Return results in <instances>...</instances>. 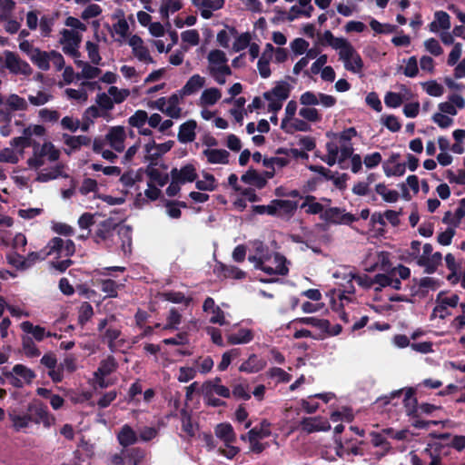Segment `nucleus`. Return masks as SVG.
Returning <instances> with one entry per match:
<instances>
[{"label": "nucleus", "instance_id": "1", "mask_svg": "<svg viewBox=\"0 0 465 465\" xmlns=\"http://www.w3.org/2000/svg\"><path fill=\"white\" fill-rule=\"evenodd\" d=\"M60 151L51 142L33 143V153L26 160L28 169L35 172V180L47 183L59 177H67L64 165L57 163Z\"/></svg>", "mask_w": 465, "mask_h": 465}, {"label": "nucleus", "instance_id": "2", "mask_svg": "<svg viewBox=\"0 0 465 465\" xmlns=\"http://www.w3.org/2000/svg\"><path fill=\"white\" fill-rule=\"evenodd\" d=\"M248 261L254 269L271 277L285 276L289 272L290 262L280 252H272L262 242L254 241Z\"/></svg>", "mask_w": 465, "mask_h": 465}, {"label": "nucleus", "instance_id": "3", "mask_svg": "<svg viewBox=\"0 0 465 465\" xmlns=\"http://www.w3.org/2000/svg\"><path fill=\"white\" fill-rule=\"evenodd\" d=\"M322 38L328 45L338 52L339 59L343 63L347 71L358 75L362 74L363 60L346 38L336 37L329 30L323 33Z\"/></svg>", "mask_w": 465, "mask_h": 465}, {"label": "nucleus", "instance_id": "4", "mask_svg": "<svg viewBox=\"0 0 465 465\" xmlns=\"http://www.w3.org/2000/svg\"><path fill=\"white\" fill-rule=\"evenodd\" d=\"M355 135L356 131L354 128H349L338 134H331L330 142L326 143L327 154L325 155L324 162L328 165L332 166L348 159L353 153L351 140Z\"/></svg>", "mask_w": 465, "mask_h": 465}, {"label": "nucleus", "instance_id": "5", "mask_svg": "<svg viewBox=\"0 0 465 465\" xmlns=\"http://www.w3.org/2000/svg\"><path fill=\"white\" fill-rule=\"evenodd\" d=\"M115 237L122 240V249L124 253L131 252V235L125 227H120L115 233V227L111 222H104L99 224L95 233L94 241L98 244H104L107 247L115 243Z\"/></svg>", "mask_w": 465, "mask_h": 465}, {"label": "nucleus", "instance_id": "6", "mask_svg": "<svg viewBox=\"0 0 465 465\" xmlns=\"http://www.w3.org/2000/svg\"><path fill=\"white\" fill-rule=\"evenodd\" d=\"M206 60V72L209 76L212 77L217 84H225L227 77L231 76L232 74L228 64L226 54L220 49H213L207 54Z\"/></svg>", "mask_w": 465, "mask_h": 465}, {"label": "nucleus", "instance_id": "7", "mask_svg": "<svg viewBox=\"0 0 465 465\" xmlns=\"http://www.w3.org/2000/svg\"><path fill=\"white\" fill-rule=\"evenodd\" d=\"M459 303L460 296L457 293L440 292L436 296L435 306L430 315V320H445L451 315L450 309L456 308Z\"/></svg>", "mask_w": 465, "mask_h": 465}, {"label": "nucleus", "instance_id": "8", "mask_svg": "<svg viewBox=\"0 0 465 465\" xmlns=\"http://www.w3.org/2000/svg\"><path fill=\"white\" fill-rule=\"evenodd\" d=\"M292 91V85L287 81H278L268 92L263 94L267 101L269 112L277 113L282 109L283 102L288 99Z\"/></svg>", "mask_w": 465, "mask_h": 465}, {"label": "nucleus", "instance_id": "9", "mask_svg": "<svg viewBox=\"0 0 465 465\" xmlns=\"http://www.w3.org/2000/svg\"><path fill=\"white\" fill-rule=\"evenodd\" d=\"M4 376L11 385L21 388L24 385L30 384L35 378V373L25 365L16 364L12 370L5 371Z\"/></svg>", "mask_w": 465, "mask_h": 465}, {"label": "nucleus", "instance_id": "10", "mask_svg": "<svg viewBox=\"0 0 465 465\" xmlns=\"http://www.w3.org/2000/svg\"><path fill=\"white\" fill-rule=\"evenodd\" d=\"M28 109V103L16 94H11L5 98L0 107V122L11 123L14 112H25Z\"/></svg>", "mask_w": 465, "mask_h": 465}, {"label": "nucleus", "instance_id": "11", "mask_svg": "<svg viewBox=\"0 0 465 465\" xmlns=\"http://www.w3.org/2000/svg\"><path fill=\"white\" fill-rule=\"evenodd\" d=\"M11 147L0 150V162L6 163H17L24 156V151L27 147L26 137H15L10 141Z\"/></svg>", "mask_w": 465, "mask_h": 465}, {"label": "nucleus", "instance_id": "12", "mask_svg": "<svg viewBox=\"0 0 465 465\" xmlns=\"http://www.w3.org/2000/svg\"><path fill=\"white\" fill-rule=\"evenodd\" d=\"M173 143V141L156 143L153 139L148 140L143 146V162L155 165L158 159L172 149Z\"/></svg>", "mask_w": 465, "mask_h": 465}, {"label": "nucleus", "instance_id": "13", "mask_svg": "<svg viewBox=\"0 0 465 465\" xmlns=\"http://www.w3.org/2000/svg\"><path fill=\"white\" fill-rule=\"evenodd\" d=\"M442 259V254L440 252H433V246L430 243H424L417 265L422 267L425 272L430 274L435 272L441 265Z\"/></svg>", "mask_w": 465, "mask_h": 465}, {"label": "nucleus", "instance_id": "14", "mask_svg": "<svg viewBox=\"0 0 465 465\" xmlns=\"http://www.w3.org/2000/svg\"><path fill=\"white\" fill-rule=\"evenodd\" d=\"M60 35L59 43L62 45L63 52L72 56L74 60L80 58L79 47L82 41V35L69 29L62 30Z\"/></svg>", "mask_w": 465, "mask_h": 465}, {"label": "nucleus", "instance_id": "15", "mask_svg": "<svg viewBox=\"0 0 465 465\" xmlns=\"http://www.w3.org/2000/svg\"><path fill=\"white\" fill-rule=\"evenodd\" d=\"M75 252V246L72 240H64L54 237L45 246V255H54L58 258L70 257Z\"/></svg>", "mask_w": 465, "mask_h": 465}, {"label": "nucleus", "instance_id": "16", "mask_svg": "<svg viewBox=\"0 0 465 465\" xmlns=\"http://www.w3.org/2000/svg\"><path fill=\"white\" fill-rule=\"evenodd\" d=\"M127 134L125 132V128L121 125L111 126L106 134L104 135L105 144H108L111 149L115 151L116 153H122L125 148V140Z\"/></svg>", "mask_w": 465, "mask_h": 465}, {"label": "nucleus", "instance_id": "17", "mask_svg": "<svg viewBox=\"0 0 465 465\" xmlns=\"http://www.w3.org/2000/svg\"><path fill=\"white\" fill-rule=\"evenodd\" d=\"M117 368V363L114 357L109 356L100 362V366L94 373V382L99 388H107L112 381H106L105 377L114 372Z\"/></svg>", "mask_w": 465, "mask_h": 465}, {"label": "nucleus", "instance_id": "18", "mask_svg": "<svg viewBox=\"0 0 465 465\" xmlns=\"http://www.w3.org/2000/svg\"><path fill=\"white\" fill-rule=\"evenodd\" d=\"M4 63L5 67L11 74L30 75L32 74L31 66L20 57L10 51H5L3 54Z\"/></svg>", "mask_w": 465, "mask_h": 465}, {"label": "nucleus", "instance_id": "19", "mask_svg": "<svg viewBox=\"0 0 465 465\" xmlns=\"http://www.w3.org/2000/svg\"><path fill=\"white\" fill-rule=\"evenodd\" d=\"M125 44L131 47L132 54L139 62L146 64L154 63L144 41L138 35H132Z\"/></svg>", "mask_w": 465, "mask_h": 465}, {"label": "nucleus", "instance_id": "20", "mask_svg": "<svg viewBox=\"0 0 465 465\" xmlns=\"http://www.w3.org/2000/svg\"><path fill=\"white\" fill-rule=\"evenodd\" d=\"M293 323L312 325L320 330L322 332L331 336L338 335L341 331V326L340 324L331 326V323L328 320L319 319L315 317L298 318L293 321Z\"/></svg>", "mask_w": 465, "mask_h": 465}, {"label": "nucleus", "instance_id": "21", "mask_svg": "<svg viewBox=\"0 0 465 465\" xmlns=\"http://www.w3.org/2000/svg\"><path fill=\"white\" fill-rule=\"evenodd\" d=\"M357 218L344 209L338 207L327 208L322 213V221L331 224H350L356 221Z\"/></svg>", "mask_w": 465, "mask_h": 465}, {"label": "nucleus", "instance_id": "22", "mask_svg": "<svg viewBox=\"0 0 465 465\" xmlns=\"http://www.w3.org/2000/svg\"><path fill=\"white\" fill-rule=\"evenodd\" d=\"M27 409L34 414L33 421L35 423H42L45 428H50L55 423V418L49 413L47 407L44 404L34 401L28 405Z\"/></svg>", "mask_w": 465, "mask_h": 465}, {"label": "nucleus", "instance_id": "23", "mask_svg": "<svg viewBox=\"0 0 465 465\" xmlns=\"http://www.w3.org/2000/svg\"><path fill=\"white\" fill-rule=\"evenodd\" d=\"M465 107V99L458 94H450L448 100L438 104V110L453 118L458 110Z\"/></svg>", "mask_w": 465, "mask_h": 465}, {"label": "nucleus", "instance_id": "24", "mask_svg": "<svg viewBox=\"0 0 465 465\" xmlns=\"http://www.w3.org/2000/svg\"><path fill=\"white\" fill-rule=\"evenodd\" d=\"M412 96L411 91L405 85H401L399 93L390 91L385 94L384 104L389 108H398L404 102L411 100Z\"/></svg>", "mask_w": 465, "mask_h": 465}, {"label": "nucleus", "instance_id": "25", "mask_svg": "<svg viewBox=\"0 0 465 465\" xmlns=\"http://www.w3.org/2000/svg\"><path fill=\"white\" fill-rule=\"evenodd\" d=\"M171 179H175L180 183H193L197 178L196 167L193 163H187L181 168H173L170 172Z\"/></svg>", "mask_w": 465, "mask_h": 465}, {"label": "nucleus", "instance_id": "26", "mask_svg": "<svg viewBox=\"0 0 465 465\" xmlns=\"http://www.w3.org/2000/svg\"><path fill=\"white\" fill-rule=\"evenodd\" d=\"M399 154L393 153L383 163L382 169L387 177H400L405 173L406 164L399 162Z\"/></svg>", "mask_w": 465, "mask_h": 465}, {"label": "nucleus", "instance_id": "27", "mask_svg": "<svg viewBox=\"0 0 465 465\" xmlns=\"http://www.w3.org/2000/svg\"><path fill=\"white\" fill-rule=\"evenodd\" d=\"M330 204V200L322 199V202H318L312 195H308L304 198L301 208L304 209L306 213L309 214H320L322 220V213L327 209Z\"/></svg>", "mask_w": 465, "mask_h": 465}, {"label": "nucleus", "instance_id": "28", "mask_svg": "<svg viewBox=\"0 0 465 465\" xmlns=\"http://www.w3.org/2000/svg\"><path fill=\"white\" fill-rule=\"evenodd\" d=\"M129 22L122 20L112 25L111 35L120 45H124L134 35L131 33Z\"/></svg>", "mask_w": 465, "mask_h": 465}, {"label": "nucleus", "instance_id": "29", "mask_svg": "<svg viewBox=\"0 0 465 465\" xmlns=\"http://www.w3.org/2000/svg\"><path fill=\"white\" fill-rule=\"evenodd\" d=\"M301 427L302 430L312 433L328 430L331 425L326 419L317 416L303 419L301 422Z\"/></svg>", "mask_w": 465, "mask_h": 465}, {"label": "nucleus", "instance_id": "30", "mask_svg": "<svg viewBox=\"0 0 465 465\" xmlns=\"http://www.w3.org/2000/svg\"><path fill=\"white\" fill-rule=\"evenodd\" d=\"M193 4L201 11V15L204 19H209L213 11L223 6L224 0H193Z\"/></svg>", "mask_w": 465, "mask_h": 465}, {"label": "nucleus", "instance_id": "31", "mask_svg": "<svg viewBox=\"0 0 465 465\" xmlns=\"http://www.w3.org/2000/svg\"><path fill=\"white\" fill-rule=\"evenodd\" d=\"M8 417L15 431H26L33 421V417L30 414L19 413L15 410L9 411Z\"/></svg>", "mask_w": 465, "mask_h": 465}, {"label": "nucleus", "instance_id": "32", "mask_svg": "<svg viewBox=\"0 0 465 465\" xmlns=\"http://www.w3.org/2000/svg\"><path fill=\"white\" fill-rule=\"evenodd\" d=\"M74 64L81 69L78 74V78L93 80L99 77L102 74L101 69L97 67L98 64H93L91 62L88 63L81 60L80 58H76L74 60Z\"/></svg>", "mask_w": 465, "mask_h": 465}, {"label": "nucleus", "instance_id": "33", "mask_svg": "<svg viewBox=\"0 0 465 465\" xmlns=\"http://www.w3.org/2000/svg\"><path fill=\"white\" fill-rule=\"evenodd\" d=\"M281 129L287 134H293L295 132H309L311 130V125L302 117L294 116L289 120H282Z\"/></svg>", "mask_w": 465, "mask_h": 465}, {"label": "nucleus", "instance_id": "34", "mask_svg": "<svg viewBox=\"0 0 465 465\" xmlns=\"http://www.w3.org/2000/svg\"><path fill=\"white\" fill-rule=\"evenodd\" d=\"M21 330L28 334H31L37 341H43L46 337H56V334L46 331L40 325H34L32 322L25 321L20 324Z\"/></svg>", "mask_w": 465, "mask_h": 465}, {"label": "nucleus", "instance_id": "35", "mask_svg": "<svg viewBox=\"0 0 465 465\" xmlns=\"http://www.w3.org/2000/svg\"><path fill=\"white\" fill-rule=\"evenodd\" d=\"M205 83H206L205 77H203L198 74H195L192 75L187 80L185 84L183 86V88L180 91L181 94L184 95V96L193 95V94H196L197 92H199L205 85Z\"/></svg>", "mask_w": 465, "mask_h": 465}, {"label": "nucleus", "instance_id": "36", "mask_svg": "<svg viewBox=\"0 0 465 465\" xmlns=\"http://www.w3.org/2000/svg\"><path fill=\"white\" fill-rule=\"evenodd\" d=\"M222 98V92L217 87L205 88L198 100V105L208 107L214 105Z\"/></svg>", "mask_w": 465, "mask_h": 465}, {"label": "nucleus", "instance_id": "37", "mask_svg": "<svg viewBox=\"0 0 465 465\" xmlns=\"http://www.w3.org/2000/svg\"><path fill=\"white\" fill-rule=\"evenodd\" d=\"M203 154L211 164H227L229 163V153L224 149L207 148Z\"/></svg>", "mask_w": 465, "mask_h": 465}, {"label": "nucleus", "instance_id": "38", "mask_svg": "<svg viewBox=\"0 0 465 465\" xmlns=\"http://www.w3.org/2000/svg\"><path fill=\"white\" fill-rule=\"evenodd\" d=\"M266 366V361L258 357L256 354H252L246 361H244L239 367V371L246 373H255L263 370Z\"/></svg>", "mask_w": 465, "mask_h": 465}, {"label": "nucleus", "instance_id": "39", "mask_svg": "<svg viewBox=\"0 0 465 465\" xmlns=\"http://www.w3.org/2000/svg\"><path fill=\"white\" fill-rule=\"evenodd\" d=\"M96 284L100 287L101 291L105 293V297L108 298H116L118 290L124 285V282H117L110 278L97 279Z\"/></svg>", "mask_w": 465, "mask_h": 465}, {"label": "nucleus", "instance_id": "40", "mask_svg": "<svg viewBox=\"0 0 465 465\" xmlns=\"http://www.w3.org/2000/svg\"><path fill=\"white\" fill-rule=\"evenodd\" d=\"M411 465H440V459L430 449H425L420 456L411 453Z\"/></svg>", "mask_w": 465, "mask_h": 465}, {"label": "nucleus", "instance_id": "41", "mask_svg": "<svg viewBox=\"0 0 465 465\" xmlns=\"http://www.w3.org/2000/svg\"><path fill=\"white\" fill-rule=\"evenodd\" d=\"M92 148L95 153L100 154L104 160L110 163H114L118 158L115 151L111 148H106L104 140H103L102 137L94 138Z\"/></svg>", "mask_w": 465, "mask_h": 465}, {"label": "nucleus", "instance_id": "42", "mask_svg": "<svg viewBox=\"0 0 465 465\" xmlns=\"http://www.w3.org/2000/svg\"><path fill=\"white\" fill-rule=\"evenodd\" d=\"M214 433L215 436L223 442V444L234 443L236 441L234 430L228 422L216 425L214 428Z\"/></svg>", "mask_w": 465, "mask_h": 465}, {"label": "nucleus", "instance_id": "43", "mask_svg": "<svg viewBox=\"0 0 465 465\" xmlns=\"http://www.w3.org/2000/svg\"><path fill=\"white\" fill-rule=\"evenodd\" d=\"M160 194L161 190L154 184L148 183L147 189L144 191V195L138 193L134 203L137 207L142 208L148 202L157 200Z\"/></svg>", "mask_w": 465, "mask_h": 465}, {"label": "nucleus", "instance_id": "44", "mask_svg": "<svg viewBox=\"0 0 465 465\" xmlns=\"http://www.w3.org/2000/svg\"><path fill=\"white\" fill-rule=\"evenodd\" d=\"M373 282L379 287L375 288L377 291L381 288L391 287L394 290H400L401 286V280L392 275L391 272L389 274H377L373 278Z\"/></svg>", "mask_w": 465, "mask_h": 465}, {"label": "nucleus", "instance_id": "45", "mask_svg": "<svg viewBox=\"0 0 465 465\" xmlns=\"http://www.w3.org/2000/svg\"><path fill=\"white\" fill-rule=\"evenodd\" d=\"M434 21L429 25L430 32L438 33L440 29L448 30L450 28V17L448 13L437 11L434 14Z\"/></svg>", "mask_w": 465, "mask_h": 465}, {"label": "nucleus", "instance_id": "46", "mask_svg": "<svg viewBox=\"0 0 465 465\" xmlns=\"http://www.w3.org/2000/svg\"><path fill=\"white\" fill-rule=\"evenodd\" d=\"M206 394L215 393L223 398H229L231 391L228 387L221 384V379L215 378L213 381H206L203 384Z\"/></svg>", "mask_w": 465, "mask_h": 465}, {"label": "nucleus", "instance_id": "47", "mask_svg": "<svg viewBox=\"0 0 465 465\" xmlns=\"http://www.w3.org/2000/svg\"><path fill=\"white\" fill-rule=\"evenodd\" d=\"M94 37L96 39V42H93L90 40L86 41L85 51L87 53V57L89 59V61L93 64H102V56L100 54V48H99V44H98L100 41V37L97 35V33H95Z\"/></svg>", "mask_w": 465, "mask_h": 465}, {"label": "nucleus", "instance_id": "48", "mask_svg": "<svg viewBox=\"0 0 465 465\" xmlns=\"http://www.w3.org/2000/svg\"><path fill=\"white\" fill-rule=\"evenodd\" d=\"M183 8V0H161L159 13L162 18L169 16Z\"/></svg>", "mask_w": 465, "mask_h": 465}, {"label": "nucleus", "instance_id": "49", "mask_svg": "<svg viewBox=\"0 0 465 465\" xmlns=\"http://www.w3.org/2000/svg\"><path fill=\"white\" fill-rule=\"evenodd\" d=\"M241 180L250 185L255 186L259 189L263 188L266 185V178L253 169L248 170L241 177Z\"/></svg>", "mask_w": 465, "mask_h": 465}, {"label": "nucleus", "instance_id": "50", "mask_svg": "<svg viewBox=\"0 0 465 465\" xmlns=\"http://www.w3.org/2000/svg\"><path fill=\"white\" fill-rule=\"evenodd\" d=\"M195 186L199 191L213 192L216 190L218 183L215 177L207 172L202 173V178L196 180Z\"/></svg>", "mask_w": 465, "mask_h": 465}, {"label": "nucleus", "instance_id": "51", "mask_svg": "<svg viewBox=\"0 0 465 465\" xmlns=\"http://www.w3.org/2000/svg\"><path fill=\"white\" fill-rule=\"evenodd\" d=\"M196 124L193 121H188L180 126L178 139L182 143H189L195 138Z\"/></svg>", "mask_w": 465, "mask_h": 465}, {"label": "nucleus", "instance_id": "52", "mask_svg": "<svg viewBox=\"0 0 465 465\" xmlns=\"http://www.w3.org/2000/svg\"><path fill=\"white\" fill-rule=\"evenodd\" d=\"M117 439L122 446L127 447L137 441V435L129 425H124L117 434Z\"/></svg>", "mask_w": 465, "mask_h": 465}, {"label": "nucleus", "instance_id": "53", "mask_svg": "<svg viewBox=\"0 0 465 465\" xmlns=\"http://www.w3.org/2000/svg\"><path fill=\"white\" fill-rule=\"evenodd\" d=\"M163 113L171 118H179L181 116L182 109L179 106V97L177 94L168 97Z\"/></svg>", "mask_w": 465, "mask_h": 465}, {"label": "nucleus", "instance_id": "54", "mask_svg": "<svg viewBox=\"0 0 465 465\" xmlns=\"http://www.w3.org/2000/svg\"><path fill=\"white\" fill-rule=\"evenodd\" d=\"M273 206L275 215L282 216L292 213L297 208V203L291 200H273Z\"/></svg>", "mask_w": 465, "mask_h": 465}, {"label": "nucleus", "instance_id": "55", "mask_svg": "<svg viewBox=\"0 0 465 465\" xmlns=\"http://www.w3.org/2000/svg\"><path fill=\"white\" fill-rule=\"evenodd\" d=\"M231 344H246L253 339V333L249 329H240L237 332L232 333L227 337Z\"/></svg>", "mask_w": 465, "mask_h": 465}, {"label": "nucleus", "instance_id": "56", "mask_svg": "<svg viewBox=\"0 0 465 465\" xmlns=\"http://www.w3.org/2000/svg\"><path fill=\"white\" fill-rule=\"evenodd\" d=\"M375 192L381 196L383 201L391 203H396L400 197L396 190L390 189L381 183L375 185Z\"/></svg>", "mask_w": 465, "mask_h": 465}, {"label": "nucleus", "instance_id": "57", "mask_svg": "<svg viewBox=\"0 0 465 465\" xmlns=\"http://www.w3.org/2000/svg\"><path fill=\"white\" fill-rule=\"evenodd\" d=\"M145 173L151 180V183H155L160 187L166 184L168 181V175L163 174L154 165L148 164Z\"/></svg>", "mask_w": 465, "mask_h": 465}, {"label": "nucleus", "instance_id": "58", "mask_svg": "<svg viewBox=\"0 0 465 465\" xmlns=\"http://www.w3.org/2000/svg\"><path fill=\"white\" fill-rule=\"evenodd\" d=\"M299 115L307 123H319L322 119V114L318 109L304 105L299 110Z\"/></svg>", "mask_w": 465, "mask_h": 465}, {"label": "nucleus", "instance_id": "59", "mask_svg": "<svg viewBox=\"0 0 465 465\" xmlns=\"http://www.w3.org/2000/svg\"><path fill=\"white\" fill-rule=\"evenodd\" d=\"M271 426L272 424L270 421L267 420H262L259 426L252 428L247 433L254 436L255 438L262 440L271 435Z\"/></svg>", "mask_w": 465, "mask_h": 465}, {"label": "nucleus", "instance_id": "60", "mask_svg": "<svg viewBox=\"0 0 465 465\" xmlns=\"http://www.w3.org/2000/svg\"><path fill=\"white\" fill-rule=\"evenodd\" d=\"M404 65L401 67L405 76L414 78L419 74L418 60L416 56H411L403 60Z\"/></svg>", "mask_w": 465, "mask_h": 465}, {"label": "nucleus", "instance_id": "61", "mask_svg": "<svg viewBox=\"0 0 465 465\" xmlns=\"http://www.w3.org/2000/svg\"><path fill=\"white\" fill-rule=\"evenodd\" d=\"M181 39L183 44L188 45L183 49L186 51L189 46H196L200 43V34L195 29L185 30L181 33Z\"/></svg>", "mask_w": 465, "mask_h": 465}, {"label": "nucleus", "instance_id": "62", "mask_svg": "<svg viewBox=\"0 0 465 465\" xmlns=\"http://www.w3.org/2000/svg\"><path fill=\"white\" fill-rule=\"evenodd\" d=\"M422 89L430 96L440 97L444 94V87L436 80L421 83Z\"/></svg>", "mask_w": 465, "mask_h": 465}, {"label": "nucleus", "instance_id": "63", "mask_svg": "<svg viewBox=\"0 0 465 465\" xmlns=\"http://www.w3.org/2000/svg\"><path fill=\"white\" fill-rule=\"evenodd\" d=\"M241 440L247 441L249 443L250 451L257 454L262 452L267 448V443L261 442V439L255 438L248 433L241 435Z\"/></svg>", "mask_w": 465, "mask_h": 465}, {"label": "nucleus", "instance_id": "64", "mask_svg": "<svg viewBox=\"0 0 465 465\" xmlns=\"http://www.w3.org/2000/svg\"><path fill=\"white\" fill-rule=\"evenodd\" d=\"M31 61L41 70L46 71L49 67V52L41 51L38 49L37 52L33 55Z\"/></svg>", "mask_w": 465, "mask_h": 465}]
</instances>
